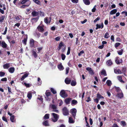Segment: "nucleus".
Listing matches in <instances>:
<instances>
[{
    "label": "nucleus",
    "instance_id": "2eb2a0df",
    "mask_svg": "<svg viewBox=\"0 0 127 127\" xmlns=\"http://www.w3.org/2000/svg\"><path fill=\"white\" fill-rule=\"evenodd\" d=\"M28 73H26L25 74L20 78L21 80L22 81L23 80H24L25 78H26L28 76Z\"/></svg>",
    "mask_w": 127,
    "mask_h": 127
},
{
    "label": "nucleus",
    "instance_id": "5701e85b",
    "mask_svg": "<svg viewBox=\"0 0 127 127\" xmlns=\"http://www.w3.org/2000/svg\"><path fill=\"white\" fill-rule=\"evenodd\" d=\"M15 117L14 115H12L11 116L10 118V120L12 122H14V121H15Z\"/></svg>",
    "mask_w": 127,
    "mask_h": 127
},
{
    "label": "nucleus",
    "instance_id": "79ce46f5",
    "mask_svg": "<svg viewBox=\"0 0 127 127\" xmlns=\"http://www.w3.org/2000/svg\"><path fill=\"white\" fill-rule=\"evenodd\" d=\"M52 115L54 117V119H58V115L57 114L54 113H52Z\"/></svg>",
    "mask_w": 127,
    "mask_h": 127
},
{
    "label": "nucleus",
    "instance_id": "f03ea898",
    "mask_svg": "<svg viewBox=\"0 0 127 127\" xmlns=\"http://www.w3.org/2000/svg\"><path fill=\"white\" fill-rule=\"evenodd\" d=\"M60 95L62 97L64 98L67 97L68 96L67 94L66 93L65 91L63 90L61 91Z\"/></svg>",
    "mask_w": 127,
    "mask_h": 127
},
{
    "label": "nucleus",
    "instance_id": "58836bf2",
    "mask_svg": "<svg viewBox=\"0 0 127 127\" xmlns=\"http://www.w3.org/2000/svg\"><path fill=\"white\" fill-rule=\"evenodd\" d=\"M97 97L99 98H104V97L101 95L99 93H98L97 95Z\"/></svg>",
    "mask_w": 127,
    "mask_h": 127
},
{
    "label": "nucleus",
    "instance_id": "20e7f679",
    "mask_svg": "<svg viewBox=\"0 0 127 127\" xmlns=\"http://www.w3.org/2000/svg\"><path fill=\"white\" fill-rule=\"evenodd\" d=\"M63 114L64 115L66 116L69 114V111L67 108L64 107L63 109Z\"/></svg>",
    "mask_w": 127,
    "mask_h": 127
},
{
    "label": "nucleus",
    "instance_id": "69168bd1",
    "mask_svg": "<svg viewBox=\"0 0 127 127\" xmlns=\"http://www.w3.org/2000/svg\"><path fill=\"white\" fill-rule=\"evenodd\" d=\"M61 37L60 36H59L56 37L55 38V39L57 41H59Z\"/></svg>",
    "mask_w": 127,
    "mask_h": 127
},
{
    "label": "nucleus",
    "instance_id": "c85d7f7f",
    "mask_svg": "<svg viewBox=\"0 0 127 127\" xmlns=\"http://www.w3.org/2000/svg\"><path fill=\"white\" fill-rule=\"evenodd\" d=\"M69 122L70 123H74L75 121H74L73 118L71 117H70L69 118Z\"/></svg>",
    "mask_w": 127,
    "mask_h": 127
},
{
    "label": "nucleus",
    "instance_id": "13d9d810",
    "mask_svg": "<svg viewBox=\"0 0 127 127\" xmlns=\"http://www.w3.org/2000/svg\"><path fill=\"white\" fill-rule=\"evenodd\" d=\"M126 67H123L122 68V73H126Z\"/></svg>",
    "mask_w": 127,
    "mask_h": 127
},
{
    "label": "nucleus",
    "instance_id": "7c9ffc66",
    "mask_svg": "<svg viewBox=\"0 0 127 127\" xmlns=\"http://www.w3.org/2000/svg\"><path fill=\"white\" fill-rule=\"evenodd\" d=\"M110 37L109 33L108 32H106L105 33L104 36V38L106 39L109 38Z\"/></svg>",
    "mask_w": 127,
    "mask_h": 127
},
{
    "label": "nucleus",
    "instance_id": "dca6fc26",
    "mask_svg": "<svg viewBox=\"0 0 127 127\" xmlns=\"http://www.w3.org/2000/svg\"><path fill=\"white\" fill-rule=\"evenodd\" d=\"M15 68L14 67H10L8 69L9 72L11 73H13L15 71Z\"/></svg>",
    "mask_w": 127,
    "mask_h": 127
},
{
    "label": "nucleus",
    "instance_id": "6e6552de",
    "mask_svg": "<svg viewBox=\"0 0 127 127\" xmlns=\"http://www.w3.org/2000/svg\"><path fill=\"white\" fill-rule=\"evenodd\" d=\"M32 16L33 17L38 16L39 15V12H36L35 10L33 11L31 13Z\"/></svg>",
    "mask_w": 127,
    "mask_h": 127
},
{
    "label": "nucleus",
    "instance_id": "a878e982",
    "mask_svg": "<svg viewBox=\"0 0 127 127\" xmlns=\"http://www.w3.org/2000/svg\"><path fill=\"white\" fill-rule=\"evenodd\" d=\"M100 74L102 75H103L106 76L107 75V74L105 70L104 69L102 70L100 72Z\"/></svg>",
    "mask_w": 127,
    "mask_h": 127
},
{
    "label": "nucleus",
    "instance_id": "09e8293b",
    "mask_svg": "<svg viewBox=\"0 0 127 127\" xmlns=\"http://www.w3.org/2000/svg\"><path fill=\"white\" fill-rule=\"evenodd\" d=\"M5 18V16H2L1 17H0V22H2L4 20Z\"/></svg>",
    "mask_w": 127,
    "mask_h": 127
},
{
    "label": "nucleus",
    "instance_id": "a211bd4d",
    "mask_svg": "<svg viewBox=\"0 0 127 127\" xmlns=\"http://www.w3.org/2000/svg\"><path fill=\"white\" fill-rule=\"evenodd\" d=\"M64 46V44L63 43L62 41H61L59 45L58 46V50H60L61 49L62 47V46Z\"/></svg>",
    "mask_w": 127,
    "mask_h": 127
},
{
    "label": "nucleus",
    "instance_id": "ea45409f",
    "mask_svg": "<svg viewBox=\"0 0 127 127\" xmlns=\"http://www.w3.org/2000/svg\"><path fill=\"white\" fill-rule=\"evenodd\" d=\"M43 125L45 126H49L48 121L47 120L43 122Z\"/></svg>",
    "mask_w": 127,
    "mask_h": 127
},
{
    "label": "nucleus",
    "instance_id": "4be33fe9",
    "mask_svg": "<svg viewBox=\"0 0 127 127\" xmlns=\"http://www.w3.org/2000/svg\"><path fill=\"white\" fill-rule=\"evenodd\" d=\"M114 72L116 74H121L122 73V72L120 69H115L114 70Z\"/></svg>",
    "mask_w": 127,
    "mask_h": 127
},
{
    "label": "nucleus",
    "instance_id": "7ed1b4c3",
    "mask_svg": "<svg viewBox=\"0 0 127 127\" xmlns=\"http://www.w3.org/2000/svg\"><path fill=\"white\" fill-rule=\"evenodd\" d=\"M70 112L73 117L75 118L77 112L76 109L75 108H72Z\"/></svg>",
    "mask_w": 127,
    "mask_h": 127
},
{
    "label": "nucleus",
    "instance_id": "c756f323",
    "mask_svg": "<svg viewBox=\"0 0 127 127\" xmlns=\"http://www.w3.org/2000/svg\"><path fill=\"white\" fill-rule=\"evenodd\" d=\"M114 88L115 89L116 91L117 92L119 93L121 92H122L121 90L119 87L115 86Z\"/></svg>",
    "mask_w": 127,
    "mask_h": 127
},
{
    "label": "nucleus",
    "instance_id": "6e6d98bb",
    "mask_svg": "<svg viewBox=\"0 0 127 127\" xmlns=\"http://www.w3.org/2000/svg\"><path fill=\"white\" fill-rule=\"evenodd\" d=\"M70 48L69 47L68 48V50L67 51L66 54L67 55H68L70 53Z\"/></svg>",
    "mask_w": 127,
    "mask_h": 127
},
{
    "label": "nucleus",
    "instance_id": "bb28decb",
    "mask_svg": "<svg viewBox=\"0 0 127 127\" xmlns=\"http://www.w3.org/2000/svg\"><path fill=\"white\" fill-rule=\"evenodd\" d=\"M27 96L30 99H31L32 97V93L31 92H29L27 95Z\"/></svg>",
    "mask_w": 127,
    "mask_h": 127
},
{
    "label": "nucleus",
    "instance_id": "0e129e2a",
    "mask_svg": "<svg viewBox=\"0 0 127 127\" xmlns=\"http://www.w3.org/2000/svg\"><path fill=\"white\" fill-rule=\"evenodd\" d=\"M2 120L3 121H5V122H7L8 121H7V119L5 117L3 116L2 117Z\"/></svg>",
    "mask_w": 127,
    "mask_h": 127
},
{
    "label": "nucleus",
    "instance_id": "2f4dec72",
    "mask_svg": "<svg viewBox=\"0 0 127 127\" xmlns=\"http://www.w3.org/2000/svg\"><path fill=\"white\" fill-rule=\"evenodd\" d=\"M30 1V0H22L20 2V3L22 4H25L27 2H28L29 1Z\"/></svg>",
    "mask_w": 127,
    "mask_h": 127
},
{
    "label": "nucleus",
    "instance_id": "f704fd0d",
    "mask_svg": "<svg viewBox=\"0 0 127 127\" xmlns=\"http://www.w3.org/2000/svg\"><path fill=\"white\" fill-rule=\"evenodd\" d=\"M76 84V82L75 81L72 80L71 83V85L72 86H74Z\"/></svg>",
    "mask_w": 127,
    "mask_h": 127
},
{
    "label": "nucleus",
    "instance_id": "052dcab7",
    "mask_svg": "<svg viewBox=\"0 0 127 127\" xmlns=\"http://www.w3.org/2000/svg\"><path fill=\"white\" fill-rule=\"evenodd\" d=\"M33 55L35 58H36L37 57V54L36 52L33 51L32 52Z\"/></svg>",
    "mask_w": 127,
    "mask_h": 127
},
{
    "label": "nucleus",
    "instance_id": "412c9836",
    "mask_svg": "<svg viewBox=\"0 0 127 127\" xmlns=\"http://www.w3.org/2000/svg\"><path fill=\"white\" fill-rule=\"evenodd\" d=\"M117 11V9H113L110 11V14L111 15L115 14Z\"/></svg>",
    "mask_w": 127,
    "mask_h": 127
},
{
    "label": "nucleus",
    "instance_id": "9d476101",
    "mask_svg": "<svg viewBox=\"0 0 127 127\" xmlns=\"http://www.w3.org/2000/svg\"><path fill=\"white\" fill-rule=\"evenodd\" d=\"M71 80L68 78H66L65 80V82L66 84H70Z\"/></svg>",
    "mask_w": 127,
    "mask_h": 127
},
{
    "label": "nucleus",
    "instance_id": "c9c22d12",
    "mask_svg": "<svg viewBox=\"0 0 127 127\" xmlns=\"http://www.w3.org/2000/svg\"><path fill=\"white\" fill-rule=\"evenodd\" d=\"M123 51V50L122 49L121 50L119 51H117V52L119 55H121L122 54Z\"/></svg>",
    "mask_w": 127,
    "mask_h": 127
},
{
    "label": "nucleus",
    "instance_id": "a18cd8bd",
    "mask_svg": "<svg viewBox=\"0 0 127 127\" xmlns=\"http://www.w3.org/2000/svg\"><path fill=\"white\" fill-rule=\"evenodd\" d=\"M33 1L38 4L40 5V0H33Z\"/></svg>",
    "mask_w": 127,
    "mask_h": 127
},
{
    "label": "nucleus",
    "instance_id": "b1692460",
    "mask_svg": "<svg viewBox=\"0 0 127 127\" xmlns=\"http://www.w3.org/2000/svg\"><path fill=\"white\" fill-rule=\"evenodd\" d=\"M85 4L87 5H89L90 3L89 0H83Z\"/></svg>",
    "mask_w": 127,
    "mask_h": 127
},
{
    "label": "nucleus",
    "instance_id": "f3484780",
    "mask_svg": "<svg viewBox=\"0 0 127 127\" xmlns=\"http://www.w3.org/2000/svg\"><path fill=\"white\" fill-rule=\"evenodd\" d=\"M10 65V64L9 63H7L4 64L3 65V68L4 69H8Z\"/></svg>",
    "mask_w": 127,
    "mask_h": 127
},
{
    "label": "nucleus",
    "instance_id": "c03bdc74",
    "mask_svg": "<svg viewBox=\"0 0 127 127\" xmlns=\"http://www.w3.org/2000/svg\"><path fill=\"white\" fill-rule=\"evenodd\" d=\"M45 99L46 100L48 101H50L51 100V97L46 96L45 97Z\"/></svg>",
    "mask_w": 127,
    "mask_h": 127
},
{
    "label": "nucleus",
    "instance_id": "864d4df0",
    "mask_svg": "<svg viewBox=\"0 0 127 127\" xmlns=\"http://www.w3.org/2000/svg\"><path fill=\"white\" fill-rule=\"evenodd\" d=\"M26 101L23 99H21L20 103L23 104L25 103Z\"/></svg>",
    "mask_w": 127,
    "mask_h": 127
},
{
    "label": "nucleus",
    "instance_id": "f8f14e48",
    "mask_svg": "<svg viewBox=\"0 0 127 127\" xmlns=\"http://www.w3.org/2000/svg\"><path fill=\"white\" fill-rule=\"evenodd\" d=\"M52 108L53 109V111L57 113H58L59 111L58 110H56L57 108L56 106L54 104H52Z\"/></svg>",
    "mask_w": 127,
    "mask_h": 127
},
{
    "label": "nucleus",
    "instance_id": "cd10ccee",
    "mask_svg": "<svg viewBox=\"0 0 127 127\" xmlns=\"http://www.w3.org/2000/svg\"><path fill=\"white\" fill-rule=\"evenodd\" d=\"M121 92V93L119 92L117 94L118 97L120 98H121L123 97V94L122 93V91Z\"/></svg>",
    "mask_w": 127,
    "mask_h": 127
},
{
    "label": "nucleus",
    "instance_id": "473e14b6",
    "mask_svg": "<svg viewBox=\"0 0 127 127\" xmlns=\"http://www.w3.org/2000/svg\"><path fill=\"white\" fill-rule=\"evenodd\" d=\"M39 18V16H38L36 18H32V19H31V20L33 21H34V22H37Z\"/></svg>",
    "mask_w": 127,
    "mask_h": 127
},
{
    "label": "nucleus",
    "instance_id": "4468645a",
    "mask_svg": "<svg viewBox=\"0 0 127 127\" xmlns=\"http://www.w3.org/2000/svg\"><path fill=\"white\" fill-rule=\"evenodd\" d=\"M72 99L71 98H66L65 99V102L66 104H68L69 103L70 101Z\"/></svg>",
    "mask_w": 127,
    "mask_h": 127
},
{
    "label": "nucleus",
    "instance_id": "ddd939ff",
    "mask_svg": "<svg viewBox=\"0 0 127 127\" xmlns=\"http://www.w3.org/2000/svg\"><path fill=\"white\" fill-rule=\"evenodd\" d=\"M7 45L4 41H2L1 42V46L3 48H6L7 47Z\"/></svg>",
    "mask_w": 127,
    "mask_h": 127
},
{
    "label": "nucleus",
    "instance_id": "bf43d9fd",
    "mask_svg": "<svg viewBox=\"0 0 127 127\" xmlns=\"http://www.w3.org/2000/svg\"><path fill=\"white\" fill-rule=\"evenodd\" d=\"M122 14H125L124 16V17L127 16V12L125 11H123L122 12H121Z\"/></svg>",
    "mask_w": 127,
    "mask_h": 127
},
{
    "label": "nucleus",
    "instance_id": "423d86ee",
    "mask_svg": "<svg viewBox=\"0 0 127 127\" xmlns=\"http://www.w3.org/2000/svg\"><path fill=\"white\" fill-rule=\"evenodd\" d=\"M34 41H35L32 39H30V44L31 47H35L34 43Z\"/></svg>",
    "mask_w": 127,
    "mask_h": 127
},
{
    "label": "nucleus",
    "instance_id": "1a4fd4ad",
    "mask_svg": "<svg viewBox=\"0 0 127 127\" xmlns=\"http://www.w3.org/2000/svg\"><path fill=\"white\" fill-rule=\"evenodd\" d=\"M106 64L108 66H110L113 64L111 60L110 59L107 60L106 62Z\"/></svg>",
    "mask_w": 127,
    "mask_h": 127
},
{
    "label": "nucleus",
    "instance_id": "39448f33",
    "mask_svg": "<svg viewBox=\"0 0 127 127\" xmlns=\"http://www.w3.org/2000/svg\"><path fill=\"white\" fill-rule=\"evenodd\" d=\"M43 27V26L39 25L37 27V29L39 32H43L44 30Z\"/></svg>",
    "mask_w": 127,
    "mask_h": 127
},
{
    "label": "nucleus",
    "instance_id": "603ef678",
    "mask_svg": "<svg viewBox=\"0 0 127 127\" xmlns=\"http://www.w3.org/2000/svg\"><path fill=\"white\" fill-rule=\"evenodd\" d=\"M62 59V60H64L66 56L64 54H62L61 55Z\"/></svg>",
    "mask_w": 127,
    "mask_h": 127
},
{
    "label": "nucleus",
    "instance_id": "f257e3e1",
    "mask_svg": "<svg viewBox=\"0 0 127 127\" xmlns=\"http://www.w3.org/2000/svg\"><path fill=\"white\" fill-rule=\"evenodd\" d=\"M115 62L116 64L119 65L123 63V61L122 59H120L119 57H116L115 58Z\"/></svg>",
    "mask_w": 127,
    "mask_h": 127
},
{
    "label": "nucleus",
    "instance_id": "a19ab883",
    "mask_svg": "<svg viewBox=\"0 0 127 127\" xmlns=\"http://www.w3.org/2000/svg\"><path fill=\"white\" fill-rule=\"evenodd\" d=\"M121 125L123 126L124 127L126 126V122L124 121H122L121 122Z\"/></svg>",
    "mask_w": 127,
    "mask_h": 127
},
{
    "label": "nucleus",
    "instance_id": "774afa93",
    "mask_svg": "<svg viewBox=\"0 0 127 127\" xmlns=\"http://www.w3.org/2000/svg\"><path fill=\"white\" fill-rule=\"evenodd\" d=\"M100 19V18L99 17H97L95 19L94 21V23H96L97 21H98Z\"/></svg>",
    "mask_w": 127,
    "mask_h": 127
},
{
    "label": "nucleus",
    "instance_id": "0eeeda50",
    "mask_svg": "<svg viewBox=\"0 0 127 127\" xmlns=\"http://www.w3.org/2000/svg\"><path fill=\"white\" fill-rule=\"evenodd\" d=\"M24 38L23 40H22V42L25 45H26L27 44V42L28 39V36L27 35H25L24 36Z\"/></svg>",
    "mask_w": 127,
    "mask_h": 127
},
{
    "label": "nucleus",
    "instance_id": "e433bc0d",
    "mask_svg": "<svg viewBox=\"0 0 127 127\" xmlns=\"http://www.w3.org/2000/svg\"><path fill=\"white\" fill-rule=\"evenodd\" d=\"M107 85L108 86H110L111 85V82L109 80H107L106 82Z\"/></svg>",
    "mask_w": 127,
    "mask_h": 127
},
{
    "label": "nucleus",
    "instance_id": "5fc2aeb1",
    "mask_svg": "<svg viewBox=\"0 0 127 127\" xmlns=\"http://www.w3.org/2000/svg\"><path fill=\"white\" fill-rule=\"evenodd\" d=\"M5 73L4 72L0 71V77L3 76L5 75Z\"/></svg>",
    "mask_w": 127,
    "mask_h": 127
},
{
    "label": "nucleus",
    "instance_id": "aec40b11",
    "mask_svg": "<svg viewBox=\"0 0 127 127\" xmlns=\"http://www.w3.org/2000/svg\"><path fill=\"white\" fill-rule=\"evenodd\" d=\"M49 19L50 20L49 21L48 19L46 17L44 19V22L46 24H48V23H50L51 20V17H50L49 18Z\"/></svg>",
    "mask_w": 127,
    "mask_h": 127
},
{
    "label": "nucleus",
    "instance_id": "e2e57ef3",
    "mask_svg": "<svg viewBox=\"0 0 127 127\" xmlns=\"http://www.w3.org/2000/svg\"><path fill=\"white\" fill-rule=\"evenodd\" d=\"M8 92L9 93V94H12V92H11V88L9 87H7Z\"/></svg>",
    "mask_w": 127,
    "mask_h": 127
},
{
    "label": "nucleus",
    "instance_id": "72a5a7b5",
    "mask_svg": "<svg viewBox=\"0 0 127 127\" xmlns=\"http://www.w3.org/2000/svg\"><path fill=\"white\" fill-rule=\"evenodd\" d=\"M77 101L75 99L73 100L71 102V104L72 105H74L77 104Z\"/></svg>",
    "mask_w": 127,
    "mask_h": 127
},
{
    "label": "nucleus",
    "instance_id": "37998d69",
    "mask_svg": "<svg viewBox=\"0 0 127 127\" xmlns=\"http://www.w3.org/2000/svg\"><path fill=\"white\" fill-rule=\"evenodd\" d=\"M50 90L53 94H55L57 93L56 91L54 89L52 88H51Z\"/></svg>",
    "mask_w": 127,
    "mask_h": 127
},
{
    "label": "nucleus",
    "instance_id": "338daca9",
    "mask_svg": "<svg viewBox=\"0 0 127 127\" xmlns=\"http://www.w3.org/2000/svg\"><path fill=\"white\" fill-rule=\"evenodd\" d=\"M96 27L95 28L96 30H97L98 29L101 28V26L100 25H99L98 24H97L96 25Z\"/></svg>",
    "mask_w": 127,
    "mask_h": 127
},
{
    "label": "nucleus",
    "instance_id": "9b49d317",
    "mask_svg": "<svg viewBox=\"0 0 127 127\" xmlns=\"http://www.w3.org/2000/svg\"><path fill=\"white\" fill-rule=\"evenodd\" d=\"M31 3V1H29L28 3H27L26 5H22L20 6L21 8H24L26 7H28L29 6Z\"/></svg>",
    "mask_w": 127,
    "mask_h": 127
},
{
    "label": "nucleus",
    "instance_id": "8fccbe9b",
    "mask_svg": "<svg viewBox=\"0 0 127 127\" xmlns=\"http://www.w3.org/2000/svg\"><path fill=\"white\" fill-rule=\"evenodd\" d=\"M23 84L25 85V86L27 87H30V86L29 84H27L25 82L23 83Z\"/></svg>",
    "mask_w": 127,
    "mask_h": 127
},
{
    "label": "nucleus",
    "instance_id": "3c124183",
    "mask_svg": "<svg viewBox=\"0 0 127 127\" xmlns=\"http://www.w3.org/2000/svg\"><path fill=\"white\" fill-rule=\"evenodd\" d=\"M37 80L38 82H39L38 83V85H40L41 84V81L39 77H38V78Z\"/></svg>",
    "mask_w": 127,
    "mask_h": 127
},
{
    "label": "nucleus",
    "instance_id": "4d7b16f0",
    "mask_svg": "<svg viewBox=\"0 0 127 127\" xmlns=\"http://www.w3.org/2000/svg\"><path fill=\"white\" fill-rule=\"evenodd\" d=\"M43 48V47H40L37 48V50L38 52V53H39L40 51L42 50Z\"/></svg>",
    "mask_w": 127,
    "mask_h": 127
},
{
    "label": "nucleus",
    "instance_id": "49530a36",
    "mask_svg": "<svg viewBox=\"0 0 127 127\" xmlns=\"http://www.w3.org/2000/svg\"><path fill=\"white\" fill-rule=\"evenodd\" d=\"M45 94L46 96H50L51 93L50 92H45Z\"/></svg>",
    "mask_w": 127,
    "mask_h": 127
},
{
    "label": "nucleus",
    "instance_id": "680f3d73",
    "mask_svg": "<svg viewBox=\"0 0 127 127\" xmlns=\"http://www.w3.org/2000/svg\"><path fill=\"white\" fill-rule=\"evenodd\" d=\"M84 53V52L83 50H82L81 51L80 53L78 54V56H81L82 54Z\"/></svg>",
    "mask_w": 127,
    "mask_h": 127
},
{
    "label": "nucleus",
    "instance_id": "6ab92c4d",
    "mask_svg": "<svg viewBox=\"0 0 127 127\" xmlns=\"http://www.w3.org/2000/svg\"><path fill=\"white\" fill-rule=\"evenodd\" d=\"M117 78L118 80L122 83H125V82L123 81L122 79V77L121 76H117Z\"/></svg>",
    "mask_w": 127,
    "mask_h": 127
},
{
    "label": "nucleus",
    "instance_id": "4c0bfd02",
    "mask_svg": "<svg viewBox=\"0 0 127 127\" xmlns=\"http://www.w3.org/2000/svg\"><path fill=\"white\" fill-rule=\"evenodd\" d=\"M49 115L48 114H45L44 116V119H48L49 118Z\"/></svg>",
    "mask_w": 127,
    "mask_h": 127
},
{
    "label": "nucleus",
    "instance_id": "de8ad7c7",
    "mask_svg": "<svg viewBox=\"0 0 127 127\" xmlns=\"http://www.w3.org/2000/svg\"><path fill=\"white\" fill-rule=\"evenodd\" d=\"M121 43H116L115 44V47L117 48L120 45Z\"/></svg>",
    "mask_w": 127,
    "mask_h": 127
},
{
    "label": "nucleus",
    "instance_id": "393cba45",
    "mask_svg": "<svg viewBox=\"0 0 127 127\" xmlns=\"http://www.w3.org/2000/svg\"><path fill=\"white\" fill-rule=\"evenodd\" d=\"M58 68L60 70H62L64 69V68L62 65V64H60L58 66Z\"/></svg>",
    "mask_w": 127,
    "mask_h": 127
}]
</instances>
